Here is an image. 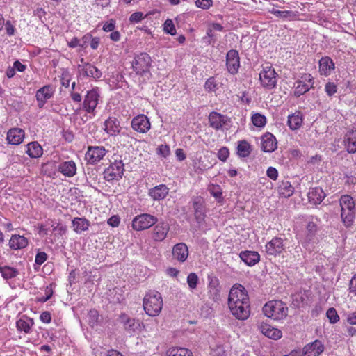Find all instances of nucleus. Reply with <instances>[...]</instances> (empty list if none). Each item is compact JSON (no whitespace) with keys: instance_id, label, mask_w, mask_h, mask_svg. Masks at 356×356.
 Returning <instances> with one entry per match:
<instances>
[{"instance_id":"bf43d9fd","label":"nucleus","mask_w":356,"mask_h":356,"mask_svg":"<svg viewBox=\"0 0 356 356\" xmlns=\"http://www.w3.org/2000/svg\"><path fill=\"white\" fill-rule=\"evenodd\" d=\"M52 293L53 292L51 289L47 287L45 290V296L38 297V300L41 302H45L51 297Z\"/></svg>"},{"instance_id":"b1692460","label":"nucleus","mask_w":356,"mask_h":356,"mask_svg":"<svg viewBox=\"0 0 356 356\" xmlns=\"http://www.w3.org/2000/svg\"><path fill=\"white\" fill-rule=\"evenodd\" d=\"M210 126L216 130H218L227 122V117L217 112H211L209 116Z\"/></svg>"},{"instance_id":"9b49d317","label":"nucleus","mask_w":356,"mask_h":356,"mask_svg":"<svg viewBox=\"0 0 356 356\" xmlns=\"http://www.w3.org/2000/svg\"><path fill=\"white\" fill-rule=\"evenodd\" d=\"M169 230V224L165 221H160L153 228L152 238L156 242H161L166 238Z\"/></svg>"},{"instance_id":"69168bd1","label":"nucleus","mask_w":356,"mask_h":356,"mask_svg":"<svg viewBox=\"0 0 356 356\" xmlns=\"http://www.w3.org/2000/svg\"><path fill=\"white\" fill-rule=\"evenodd\" d=\"M4 24L6 26V33L10 36L13 35L15 31V28L12 24L11 22L7 21Z\"/></svg>"},{"instance_id":"7ed1b4c3","label":"nucleus","mask_w":356,"mask_h":356,"mask_svg":"<svg viewBox=\"0 0 356 356\" xmlns=\"http://www.w3.org/2000/svg\"><path fill=\"white\" fill-rule=\"evenodd\" d=\"M263 312L268 318L274 320H281L286 317L288 307L281 300H272L264 305Z\"/></svg>"},{"instance_id":"680f3d73","label":"nucleus","mask_w":356,"mask_h":356,"mask_svg":"<svg viewBox=\"0 0 356 356\" xmlns=\"http://www.w3.org/2000/svg\"><path fill=\"white\" fill-rule=\"evenodd\" d=\"M266 175L270 179H271L273 180H276L278 177V172L276 170V168H275L273 167H269L267 169Z\"/></svg>"},{"instance_id":"2f4dec72","label":"nucleus","mask_w":356,"mask_h":356,"mask_svg":"<svg viewBox=\"0 0 356 356\" xmlns=\"http://www.w3.org/2000/svg\"><path fill=\"white\" fill-rule=\"evenodd\" d=\"M345 145L349 153H356V131H350L346 136Z\"/></svg>"},{"instance_id":"09e8293b","label":"nucleus","mask_w":356,"mask_h":356,"mask_svg":"<svg viewBox=\"0 0 356 356\" xmlns=\"http://www.w3.org/2000/svg\"><path fill=\"white\" fill-rule=\"evenodd\" d=\"M326 316L331 323H336L339 321V316L337 314L336 309L333 307L328 309Z\"/></svg>"},{"instance_id":"f8f14e48","label":"nucleus","mask_w":356,"mask_h":356,"mask_svg":"<svg viewBox=\"0 0 356 356\" xmlns=\"http://www.w3.org/2000/svg\"><path fill=\"white\" fill-rule=\"evenodd\" d=\"M226 65L229 73L232 74L237 73L240 62L238 53L236 50L232 49L227 53Z\"/></svg>"},{"instance_id":"0eeeda50","label":"nucleus","mask_w":356,"mask_h":356,"mask_svg":"<svg viewBox=\"0 0 356 356\" xmlns=\"http://www.w3.org/2000/svg\"><path fill=\"white\" fill-rule=\"evenodd\" d=\"M124 164L122 161H115L104 172V177L110 181L122 178L124 173Z\"/></svg>"},{"instance_id":"5fc2aeb1","label":"nucleus","mask_w":356,"mask_h":356,"mask_svg":"<svg viewBox=\"0 0 356 356\" xmlns=\"http://www.w3.org/2000/svg\"><path fill=\"white\" fill-rule=\"evenodd\" d=\"M325 92L328 96H332L337 92V86L332 82H328L325 85Z\"/></svg>"},{"instance_id":"c9c22d12","label":"nucleus","mask_w":356,"mask_h":356,"mask_svg":"<svg viewBox=\"0 0 356 356\" xmlns=\"http://www.w3.org/2000/svg\"><path fill=\"white\" fill-rule=\"evenodd\" d=\"M302 122V119L300 112H296L288 117V125L292 130L298 129Z\"/></svg>"},{"instance_id":"ea45409f","label":"nucleus","mask_w":356,"mask_h":356,"mask_svg":"<svg viewBox=\"0 0 356 356\" xmlns=\"http://www.w3.org/2000/svg\"><path fill=\"white\" fill-rule=\"evenodd\" d=\"M167 356H192V352L184 348H172L166 353Z\"/></svg>"},{"instance_id":"6e6552de","label":"nucleus","mask_w":356,"mask_h":356,"mask_svg":"<svg viewBox=\"0 0 356 356\" xmlns=\"http://www.w3.org/2000/svg\"><path fill=\"white\" fill-rule=\"evenodd\" d=\"M99 94L97 89H92L87 92L82 104V108L87 113H92L97 107L99 102Z\"/></svg>"},{"instance_id":"423d86ee","label":"nucleus","mask_w":356,"mask_h":356,"mask_svg":"<svg viewBox=\"0 0 356 356\" xmlns=\"http://www.w3.org/2000/svg\"><path fill=\"white\" fill-rule=\"evenodd\" d=\"M151 57L146 53H140L135 56L132 66L137 74L149 72L151 66Z\"/></svg>"},{"instance_id":"f704fd0d","label":"nucleus","mask_w":356,"mask_h":356,"mask_svg":"<svg viewBox=\"0 0 356 356\" xmlns=\"http://www.w3.org/2000/svg\"><path fill=\"white\" fill-rule=\"evenodd\" d=\"M341 211H355V204L352 198L348 195H343L341 197L340 200Z\"/></svg>"},{"instance_id":"2eb2a0df","label":"nucleus","mask_w":356,"mask_h":356,"mask_svg":"<svg viewBox=\"0 0 356 356\" xmlns=\"http://www.w3.org/2000/svg\"><path fill=\"white\" fill-rule=\"evenodd\" d=\"M302 78L304 79L305 81H298L296 82L294 93L297 97H300V95L305 94L309 90L310 88L313 87L314 81L311 74H305V76Z\"/></svg>"},{"instance_id":"4be33fe9","label":"nucleus","mask_w":356,"mask_h":356,"mask_svg":"<svg viewBox=\"0 0 356 356\" xmlns=\"http://www.w3.org/2000/svg\"><path fill=\"white\" fill-rule=\"evenodd\" d=\"M259 330L264 336L269 339L277 340L282 337V332L268 324L261 323L259 327Z\"/></svg>"},{"instance_id":"f3484780","label":"nucleus","mask_w":356,"mask_h":356,"mask_svg":"<svg viewBox=\"0 0 356 356\" xmlns=\"http://www.w3.org/2000/svg\"><path fill=\"white\" fill-rule=\"evenodd\" d=\"M284 250L283 240L279 237H275L266 245V252L270 255L276 256L282 253Z\"/></svg>"},{"instance_id":"603ef678","label":"nucleus","mask_w":356,"mask_h":356,"mask_svg":"<svg viewBox=\"0 0 356 356\" xmlns=\"http://www.w3.org/2000/svg\"><path fill=\"white\" fill-rule=\"evenodd\" d=\"M164 31L172 35H175L176 34L175 25L171 19H167L165 22Z\"/></svg>"},{"instance_id":"774afa93","label":"nucleus","mask_w":356,"mask_h":356,"mask_svg":"<svg viewBox=\"0 0 356 356\" xmlns=\"http://www.w3.org/2000/svg\"><path fill=\"white\" fill-rule=\"evenodd\" d=\"M346 321L350 325H356V312L348 314Z\"/></svg>"},{"instance_id":"13d9d810","label":"nucleus","mask_w":356,"mask_h":356,"mask_svg":"<svg viewBox=\"0 0 356 356\" xmlns=\"http://www.w3.org/2000/svg\"><path fill=\"white\" fill-rule=\"evenodd\" d=\"M143 19V13L141 12H136L131 15L129 21L131 23H137L140 22Z\"/></svg>"},{"instance_id":"c756f323","label":"nucleus","mask_w":356,"mask_h":356,"mask_svg":"<svg viewBox=\"0 0 356 356\" xmlns=\"http://www.w3.org/2000/svg\"><path fill=\"white\" fill-rule=\"evenodd\" d=\"M334 68V63L330 57L325 56L319 60V72L321 75L328 76Z\"/></svg>"},{"instance_id":"4d7b16f0","label":"nucleus","mask_w":356,"mask_h":356,"mask_svg":"<svg viewBox=\"0 0 356 356\" xmlns=\"http://www.w3.org/2000/svg\"><path fill=\"white\" fill-rule=\"evenodd\" d=\"M195 4L198 8L207 9L212 6V0H196Z\"/></svg>"},{"instance_id":"412c9836","label":"nucleus","mask_w":356,"mask_h":356,"mask_svg":"<svg viewBox=\"0 0 356 356\" xmlns=\"http://www.w3.org/2000/svg\"><path fill=\"white\" fill-rule=\"evenodd\" d=\"M261 148L265 152H272L277 148V140L272 134L266 133L262 136Z\"/></svg>"},{"instance_id":"473e14b6","label":"nucleus","mask_w":356,"mask_h":356,"mask_svg":"<svg viewBox=\"0 0 356 356\" xmlns=\"http://www.w3.org/2000/svg\"><path fill=\"white\" fill-rule=\"evenodd\" d=\"M26 152L31 158H39L42 155L43 149L38 142H32L27 145Z\"/></svg>"},{"instance_id":"c85d7f7f","label":"nucleus","mask_w":356,"mask_h":356,"mask_svg":"<svg viewBox=\"0 0 356 356\" xmlns=\"http://www.w3.org/2000/svg\"><path fill=\"white\" fill-rule=\"evenodd\" d=\"M240 258L248 266H254L260 260V255L257 252L254 251H243L239 254Z\"/></svg>"},{"instance_id":"e433bc0d","label":"nucleus","mask_w":356,"mask_h":356,"mask_svg":"<svg viewBox=\"0 0 356 356\" xmlns=\"http://www.w3.org/2000/svg\"><path fill=\"white\" fill-rule=\"evenodd\" d=\"M279 193L284 197H289L293 194L294 188L289 181H282L278 187Z\"/></svg>"},{"instance_id":"c03bdc74","label":"nucleus","mask_w":356,"mask_h":356,"mask_svg":"<svg viewBox=\"0 0 356 356\" xmlns=\"http://www.w3.org/2000/svg\"><path fill=\"white\" fill-rule=\"evenodd\" d=\"M250 147L248 142L245 140L241 141L237 147L238 154L242 157L248 156L250 153Z\"/></svg>"},{"instance_id":"cd10ccee","label":"nucleus","mask_w":356,"mask_h":356,"mask_svg":"<svg viewBox=\"0 0 356 356\" xmlns=\"http://www.w3.org/2000/svg\"><path fill=\"white\" fill-rule=\"evenodd\" d=\"M309 202L318 204L325 197V193L320 187H314L309 189L307 194Z\"/></svg>"},{"instance_id":"58836bf2","label":"nucleus","mask_w":356,"mask_h":356,"mask_svg":"<svg viewBox=\"0 0 356 356\" xmlns=\"http://www.w3.org/2000/svg\"><path fill=\"white\" fill-rule=\"evenodd\" d=\"M355 217V211H341V218L346 227L352 226Z\"/></svg>"},{"instance_id":"f257e3e1","label":"nucleus","mask_w":356,"mask_h":356,"mask_svg":"<svg viewBox=\"0 0 356 356\" xmlns=\"http://www.w3.org/2000/svg\"><path fill=\"white\" fill-rule=\"evenodd\" d=\"M228 305L236 318L244 321L250 316L249 297L242 285L238 284L232 287L228 297Z\"/></svg>"},{"instance_id":"3c124183","label":"nucleus","mask_w":356,"mask_h":356,"mask_svg":"<svg viewBox=\"0 0 356 356\" xmlns=\"http://www.w3.org/2000/svg\"><path fill=\"white\" fill-rule=\"evenodd\" d=\"M271 13L274 14L277 17H282V18L291 17H293L295 15L293 13V12H291V11H289V10L282 11V10H275L274 8L271 10Z\"/></svg>"},{"instance_id":"72a5a7b5","label":"nucleus","mask_w":356,"mask_h":356,"mask_svg":"<svg viewBox=\"0 0 356 356\" xmlns=\"http://www.w3.org/2000/svg\"><path fill=\"white\" fill-rule=\"evenodd\" d=\"M83 92L82 87H79L78 90L71 91L70 92V97L71 100L75 104L74 107H73V110L77 113L82 108V95L81 93Z\"/></svg>"},{"instance_id":"e2e57ef3","label":"nucleus","mask_w":356,"mask_h":356,"mask_svg":"<svg viewBox=\"0 0 356 356\" xmlns=\"http://www.w3.org/2000/svg\"><path fill=\"white\" fill-rule=\"evenodd\" d=\"M159 153L163 157H166L170 154V148L168 145H161L158 148Z\"/></svg>"},{"instance_id":"6e6d98bb","label":"nucleus","mask_w":356,"mask_h":356,"mask_svg":"<svg viewBox=\"0 0 356 356\" xmlns=\"http://www.w3.org/2000/svg\"><path fill=\"white\" fill-rule=\"evenodd\" d=\"M47 259V254L44 252H38L36 254L35 262L38 265L42 264Z\"/></svg>"},{"instance_id":"49530a36","label":"nucleus","mask_w":356,"mask_h":356,"mask_svg":"<svg viewBox=\"0 0 356 356\" xmlns=\"http://www.w3.org/2000/svg\"><path fill=\"white\" fill-rule=\"evenodd\" d=\"M198 280L199 278L196 273H191L188 274L187 277V284L190 289L193 290L197 288Z\"/></svg>"},{"instance_id":"a211bd4d","label":"nucleus","mask_w":356,"mask_h":356,"mask_svg":"<svg viewBox=\"0 0 356 356\" xmlns=\"http://www.w3.org/2000/svg\"><path fill=\"white\" fill-rule=\"evenodd\" d=\"M173 258L179 262H184L188 257V248L184 243H179L172 248Z\"/></svg>"},{"instance_id":"5701e85b","label":"nucleus","mask_w":356,"mask_h":356,"mask_svg":"<svg viewBox=\"0 0 356 356\" xmlns=\"http://www.w3.org/2000/svg\"><path fill=\"white\" fill-rule=\"evenodd\" d=\"M169 193V188L165 184L156 186L149 190V195L154 200H163Z\"/></svg>"},{"instance_id":"393cba45","label":"nucleus","mask_w":356,"mask_h":356,"mask_svg":"<svg viewBox=\"0 0 356 356\" xmlns=\"http://www.w3.org/2000/svg\"><path fill=\"white\" fill-rule=\"evenodd\" d=\"M34 321L32 318L24 315L16 322L17 331L29 334L31 332Z\"/></svg>"},{"instance_id":"39448f33","label":"nucleus","mask_w":356,"mask_h":356,"mask_svg":"<svg viewBox=\"0 0 356 356\" xmlns=\"http://www.w3.org/2000/svg\"><path fill=\"white\" fill-rule=\"evenodd\" d=\"M275 71L271 66H266L259 73V79L263 87L273 89L277 83Z\"/></svg>"},{"instance_id":"aec40b11","label":"nucleus","mask_w":356,"mask_h":356,"mask_svg":"<svg viewBox=\"0 0 356 356\" xmlns=\"http://www.w3.org/2000/svg\"><path fill=\"white\" fill-rule=\"evenodd\" d=\"M193 207L195 211V218L197 222H201L204 219V202L201 197H195L193 200Z\"/></svg>"},{"instance_id":"37998d69","label":"nucleus","mask_w":356,"mask_h":356,"mask_svg":"<svg viewBox=\"0 0 356 356\" xmlns=\"http://www.w3.org/2000/svg\"><path fill=\"white\" fill-rule=\"evenodd\" d=\"M209 293L213 296V298L218 299L220 292L218 281L217 280H211L209 284Z\"/></svg>"},{"instance_id":"a18cd8bd","label":"nucleus","mask_w":356,"mask_h":356,"mask_svg":"<svg viewBox=\"0 0 356 356\" xmlns=\"http://www.w3.org/2000/svg\"><path fill=\"white\" fill-rule=\"evenodd\" d=\"M252 122L253 124L257 127H264L266 123V118L264 115L259 113H256L252 117Z\"/></svg>"},{"instance_id":"338daca9","label":"nucleus","mask_w":356,"mask_h":356,"mask_svg":"<svg viewBox=\"0 0 356 356\" xmlns=\"http://www.w3.org/2000/svg\"><path fill=\"white\" fill-rule=\"evenodd\" d=\"M349 290L356 295V274L352 277L349 283Z\"/></svg>"},{"instance_id":"4468645a","label":"nucleus","mask_w":356,"mask_h":356,"mask_svg":"<svg viewBox=\"0 0 356 356\" xmlns=\"http://www.w3.org/2000/svg\"><path fill=\"white\" fill-rule=\"evenodd\" d=\"M49 232H52L56 235L61 236L65 233V226L58 222L51 221L50 222H47L46 225H41L40 227V233L41 234L47 235Z\"/></svg>"},{"instance_id":"20e7f679","label":"nucleus","mask_w":356,"mask_h":356,"mask_svg":"<svg viewBox=\"0 0 356 356\" xmlns=\"http://www.w3.org/2000/svg\"><path fill=\"white\" fill-rule=\"evenodd\" d=\"M157 221L156 217L148 213H143L136 216L133 219L132 227L134 230L141 231L149 228L156 224Z\"/></svg>"},{"instance_id":"052dcab7","label":"nucleus","mask_w":356,"mask_h":356,"mask_svg":"<svg viewBox=\"0 0 356 356\" xmlns=\"http://www.w3.org/2000/svg\"><path fill=\"white\" fill-rule=\"evenodd\" d=\"M210 193L216 198L220 197L222 195V190L219 186H212L209 188Z\"/></svg>"},{"instance_id":"a878e982","label":"nucleus","mask_w":356,"mask_h":356,"mask_svg":"<svg viewBox=\"0 0 356 356\" xmlns=\"http://www.w3.org/2000/svg\"><path fill=\"white\" fill-rule=\"evenodd\" d=\"M24 138V131L19 128L10 129L7 134V140L10 144L19 145Z\"/></svg>"},{"instance_id":"6ab92c4d","label":"nucleus","mask_w":356,"mask_h":356,"mask_svg":"<svg viewBox=\"0 0 356 356\" xmlns=\"http://www.w3.org/2000/svg\"><path fill=\"white\" fill-rule=\"evenodd\" d=\"M324 350L322 343L316 340L312 343L305 346L302 350L304 356H318Z\"/></svg>"},{"instance_id":"dca6fc26","label":"nucleus","mask_w":356,"mask_h":356,"mask_svg":"<svg viewBox=\"0 0 356 356\" xmlns=\"http://www.w3.org/2000/svg\"><path fill=\"white\" fill-rule=\"evenodd\" d=\"M106 150L104 147H89L86 154V158L90 163L99 162L105 155Z\"/></svg>"},{"instance_id":"1a4fd4ad","label":"nucleus","mask_w":356,"mask_h":356,"mask_svg":"<svg viewBox=\"0 0 356 356\" xmlns=\"http://www.w3.org/2000/svg\"><path fill=\"white\" fill-rule=\"evenodd\" d=\"M120 322L123 324L124 329L129 334L139 332L145 327L141 322L134 318L128 317L126 314L120 316Z\"/></svg>"},{"instance_id":"a19ab883","label":"nucleus","mask_w":356,"mask_h":356,"mask_svg":"<svg viewBox=\"0 0 356 356\" xmlns=\"http://www.w3.org/2000/svg\"><path fill=\"white\" fill-rule=\"evenodd\" d=\"M83 70L88 76H91L94 79H99L102 76L101 71L99 70L95 66L89 63L84 66Z\"/></svg>"},{"instance_id":"f03ea898","label":"nucleus","mask_w":356,"mask_h":356,"mask_svg":"<svg viewBox=\"0 0 356 356\" xmlns=\"http://www.w3.org/2000/svg\"><path fill=\"white\" fill-rule=\"evenodd\" d=\"M163 299L159 292L152 291L143 298V308L145 313L150 316H156L161 312Z\"/></svg>"},{"instance_id":"9d476101","label":"nucleus","mask_w":356,"mask_h":356,"mask_svg":"<svg viewBox=\"0 0 356 356\" xmlns=\"http://www.w3.org/2000/svg\"><path fill=\"white\" fill-rule=\"evenodd\" d=\"M131 127L139 133L145 134L150 129L151 124L149 118L146 115L141 114L132 119Z\"/></svg>"},{"instance_id":"bb28decb","label":"nucleus","mask_w":356,"mask_h":356,"mask_svg":"<svg viewBox=\"0 0 356 356\" xmlns=\"http://www.w3.org/2000/svg\"><path fill=\"white\" fill-rule=\"evenodd\" d=\"M28 239L24 236L13 234L9 241V247L12 250H21L28 245Z\"/></svg>"},{"instance_id":"7c9ffc66","label":"nucleus","mask_w":356,"mask_h":356,"mask_svg":"<svg viewBox=\"0 0 356 356\" xmlns=\"http://www.w3.org/2000/svg\"><path fill=\"white\" fill-rule=\"evenodd\" d=\"M104 127L105 131L111 136H115L121 129L120 122L115 118H108L104 122Z\"/></svg>"},{"instance_id":"79ce46f5","label":"nucleus","mask_w":356,"mask_h":356,"mask_svg":"<svg viewBox=\"0 0 356 356\" xmlns=\"http://www.w3.org/2000/svg\"><path fill=\"white\" fill-rule=\"evenodd\" d=\"M0 272L3 277L6 280L13 278L17 275V271L9 266L0 267Z\"/></svg>"},{"instance_id":"8fccbe9b","label":"nucleus","mask_w":356,"mask_h":356,"mask_svg":"<svg viewBox=\"0 0 356 356\" xmlns=\"http://www.w3.org/2000/svg\"><path fill=\"white\" fill-rule=\"evenodd\" d=\"M204 88L208 92H215L217 90V83L213 76L207 80L204 84Z\"/></svg>"},{"instance_id":"864d4df0","label":"nucleus","mask_w":356,"mask_h":356,"mask_svg":"<svg viewBox=\"0 0 356 356\" xmlns=\"http://www.w3.org/2000/svg\"><path fill=\"white\" fill-rule=\"evenodd\" d=\"M229 149L227 147H223L219 149L218 152V158L222 161H225L229 156Z\"/></svg>"},{"instance_id":"ddd939ff","label":"nucleus","mask_w":356,"mask_h":356,"mask_svg":"<svg viewBox=\"0 0 356 356\" xmlns=\"http://www.w3.org/2000/svg\"><path fill=\"white\" fill-rule=\"evenodd\" d=\"M54 92V88L50 85L43 86L37 90L35 97L39 108H42L45 103L49 99Z\"/></svg>"},{"instance_id":"0e129e2a","label":"nucleus","mask_w":356,"mask_h":356,"mask_svg":"<svg viewBox=\"0 0 356 356\" xmlns=\"http://www.w3.org/2000/svg\"><path fill=\"white\" fill-rule=\"evenodd\" d=\"M40 319L44 323H49L51 321V316L49 312H43L40 316Z\"/></svg>"},{"instance_id":"de8ad7c7","label":"nucleus","mask_w":356,"mask_h":356,"mask_svg":"<svg viewBox=\"0 0 356 356\" xmlns=\"http://www.w3.org/2000/svg\"><path fill=\"white\" fill-rule=\"evenodd\" d=\"M99 312L96 309H91L88 313V323L91 327H95L99 321Z\"/></svg>"},{"instance_id":"4c0bfd02","label":"nucleus","mask_w":356,"mask_h":356,"mask_svg":"<svg viewBox=\"0 0 356 356\" xmlns=\"http://www.w3.org/2000/svg\"><path fill=\"white\" fill-rule=\"evenodd\" d=\"M88 226V220L84 218H75L72 221V227L76 233L87 230Z\"/></svg>"}]
</instances>
